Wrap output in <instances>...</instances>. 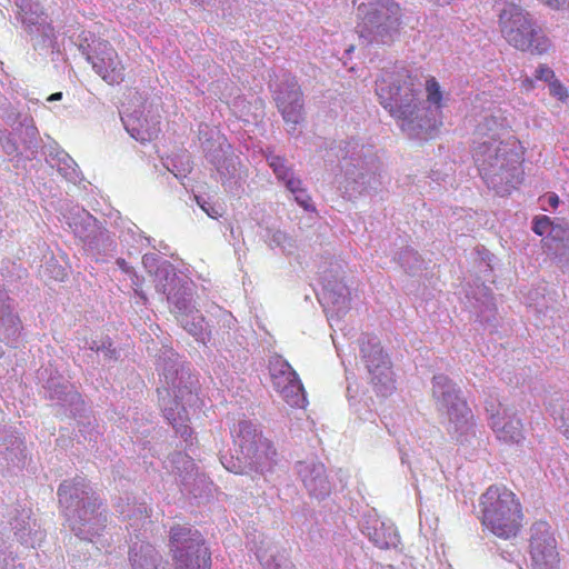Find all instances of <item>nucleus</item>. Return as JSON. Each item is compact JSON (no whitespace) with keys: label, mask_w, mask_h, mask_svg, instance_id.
<instances>
[{"label":"nucleus","mask_w":569,"mask_h":569,"mask_svg":"<svg viewBox=\"0 0 569 569\" xmlns=\"http://www.w3.org/2000/svg\"><path fill=\"white\" fill-rule=\"evenodd\" d=\"M376 93L382 107L400 121L401 129L417 124L422 129L420 81L406 69L385 71L376 82Z\"/></svg>","instance_id":"nucleus-1"},{"label":"nucleus","mask_w":569,"mask_h":569,"mask_svg":"<svg viewBox=\"0 0 569 569\" xmlns=\"http://www.w3.org/2000/svg\"><path fill=\"white\" fill-rule=\"evenodd\" d=\"M480 522L492 536L510 540L523 527V509L517 495L503 485H492L480 497Z\"/></svg>","instance_id":"nucleus-2"},{"label":"nucleus","mask_w":569,"mask_h":569,"mask_svg":"<svg viewBox=\"0 0 569 569\" xmlns=\"http://www.w3.org/2000/svg\"><path fill=\"white\" fill-rule=\"evenodd\" d=\"M402 17L396 0H363L357 6V32L368 43L390 44L399 33Z\"/></svg>","instance_id":"nucleus-3"},{"label":"nucleus","mask_w":569,"mask_h":569,"mask_svg":"<svg viewBox=\"0 0 569 569\" xmlns=\"http://www.w3.org/2000/svg\"><path fill=\"white\" fill-rule=\"evenodd\" d=\"M498 22L502 38L519 51L542 56L552 47L550 39L520 6H506L499 14Z\"/></svg>","instance_id":"nucleus-4"},{"label":"nucleus","mask_w":569,"mask_h":569,"mask_svg":"<svg viewBox=\"0 0 569 569\" xmlns=\"http://www.w3.org/2000/svg\"><path fill=\"white\" fill-rule=\"evenodd\" d=\"M169 550L174 569H211V552L204 538L191 527H171Z\"/></svg>","instance_id":"nucleus-5"},{"label":"nucleus","mask_w":569,"mask_h":569,"mask_svg":"<svg viewBox=\"0 0 569 569\" xmlns=\"http://www.w3.org/2000/svg\"><path fill=\"white\" fill-rule=\"evenodd\" d=\"M362 358L370 373V382L377 393L386 397L396 390L391 362L379 343L366 345L361 348Z\"/></svg>","instance_id":"nucleus-6"},{"label":"nucleus","mask_w":569,"mask_h":569,"mask_svg":"<svg viewBox=\"0 0 569 569\" xmlns=\"http://www.w3.org/2000/svg\"><path fill=\"white\" fill-rule=\"evenodd\" d=\"M530 555L533 569H558L557 541L548 522L537 521L532 525Z\"/></svg>","instance_id":"nucleus-7"},{"label":"nucleus","mask_w":569,"mask_h":569,"mask_svg":"<svg viewBox=\"0 0 569 569\" xmlns=\"http://www.w3.org/2000/svg\"><path fill=\"white\" fill-rule=\"evenodd\" d=\"M475 161L480 173L487 176L490 172L506 170L511 163L518 161V154L507 142L496 138L479 143L473 151Z\"/></svg>","instance_id":"nucleus-8"},{"label":"nucleus","mask_w":569,"mask_h":569,"mask_svg":"<svg viewBox=\"0 0 569 569\" xmlns=\"http://www.w3.org/2000/svg\"><path fill=\"white\" fill-rule=\"evenodd\" d=\"M433 396L439 399L440 409L445 410L450 422L458 429L472 417L467 401L460 398L451 380L445 375L433 377Z\"/></svg>","instance_id":"nucleus-9"},{"label":"nucleus","mask_w":569,"mask_h":569,"mask_svg":"<svg viewBox=\"0 0 569 569\" xmlns=\"http://www.w3.org/2000/svg\"><path fill=\"white\" fill-rule=\"evenodd\" d=\"M270 375L274 388L287 402L298 405L299 397H303L305 389L293 368L286 360L276 358L270 362Z\"/></svg>","instance_id":"nucleus-10"},{"label":"nucleus","mask_w":569,"mask_h":569,"mask_svg":"<svg viewBox=\"0 0 569 569\" xmlns=\"http://www.w3.org/2000/svg\"><path fill=\"white\" fill-rule=\"evenodd\" d=\"M93 70L110 86L124 81V64L120 61L118 52L109 42L99 43L91 57Z\"/></svg>","instance_id":"nucleus-11"},{"label":"nucleus","mask_w":569,"mask_h":569,"mask_svg":"<svg viewBox=\"0 0 569 569\" xmlns=\"http://www.w3.org/2000/svg\"><path fill=\"white\" fill-rule=\"evenodd\" d=\"M276 101L286 123L295 129L303 120L302 92L296 79L292 78L281 86Z\"/></svg>","instance_id":"nucleus-12"},{"label":"nucleus","mask_w":569,"mask_h":569,"mask_svg":"<svg viewBox=\"0 0 569 569\" xmlns=\"http://www.w3.org/2000/svg\"><path fill=\"white\" fill-rule=\"evenodd\" d=\"M490 427L496 432L498 439L505 442H519L522 439L521 421L513 415H509L507 409L500 412L491 413Z\"/></svg>","instance_id":"nucleus-13"},{"label":"nucleus","mask_w":569,"mask_h":569,"mask_svg":"<svg viewBox=\"0 0 569 569\" xmlns=\"http://www.w3.org/2000/svg\"><path fill=\"white\" fill-rule=\"evenodd\" d=\"M132 569H163L159 568V555L150 543H141L130 552Z\"/></svg>","instance_id":"nucleus-14"},{"label":"nucleus","mask_w":569,"mask_h":569,"mask_svg":"<svg viewBox=\"0 0 569 569\" xmlns=\"http://www.w3.org/2000/svg\"><path fill=\"white\" fill-rule=\"evenodd\" d=\"M427 101L441 112L445 107L443 91L435 77H429L425 84Z\"/></svg>","instance_id":"nucleus-15"},{"label":"nucleus","mask_w":569,"mask_h":569,"mask_svg":"<svg viewBox=\"0 0 569 569\" xmlns=\"http://www.w3.org/2000/svg\"><path fill=\"white\" fill-rule=\"evenodd\" d=\"M270 167L273 169L279 180H286L291 172V169L286 166V160L279 156H271L268 158Z\"/></svg>","instance_id":"nucleus-16"},{"label":"nucleus","mask_w":569,"mask_h":569,"mask_svg":"<svg viewBox=\"0 0 569 569\" xmlns=\"http://www.w3.org/2000/svg\"><path fill=\"white\" fill-rule=\"evenodd\" d=\"M565 240H569V228L559 223H553L545 242L547 246H551L552 242L558 243L563 242Z\"/></svg>","instance_id":"nucleus-17"},{"label":"nucleus","mask_w":569,"mask_h":569,"mask_svg":"<svg viewBox=\"0 0 569 569\" xmlns=\"http://www.w3.org/2000/svg\"><path fill=\"white\" fill-rule=\"evenodd\" d=\"M555 221H552L548 216H537L533 219L532 231L538 236L549 234L551 227Z\"/></svg>","instance_id":"nucleus-18"},{"label":"nucleus","mask_w":569,"mask_h":569,"mask_svg":"<svg viewBox=\"0 0 569 569\" xmlns=\"http://www.w3.org/2000/svg\"><path fill=\"white\" fill-rule=\"evenodd\" d=\"M549 86V91H550V94L558 99L559 101L561 102H565L567 101V99L569 98V93H568V90L567 88L557 79V77H555L550 83H548Z\"/></svg>","instance_id":"nucleus-19"},{"label":"nucleus","mask_w":569,"mask_h":569,"mask_svg":"<svg viewBox=\"0 0 569 569\" xmlns=\"http://www.w3.org/2000/svg\"><path fill=\"white\" fill-rule=\"evenodd\" d=\"M164 416L167 420L172 425V427L176 429L178 433H180L182 437H187L190 435V428L186 423H178V420L176 417H173V413L171 412V409H164Z\"/></svg>","instance_id":"nucleus-20"},{"label":"nucleus","mask_w":569,"mask_h":569,"mask_svg":"<svg viewBox=\"0 0 569 569\" xmlns=\"http://www.w3.org/2000/svg\"><path fill=\"white\" fill-rule=\"evenodd\" d=\"M556 77L555 71L547 64H539V67L535 71V79L545 81L550 83V81Z\"/></svg>","instance_id":"nucleus-21"},{"label":"nucleus","mask_w":569,"mask_h":569,"mask_svg":"<svg viewBox=\"0 0 569 569\" xmlns=\"http://www.w3.org/2000/svg\"><path fill=\"white\" fill-rule=\"evenodd\" d=\"M282 181L284 182L288 190L292 193H298V191L301 189V181L293 177L292 171L290 172V176Z\"/></svg>","instance_id":"nucleus-22"},{"label":"nucleus","mask_w":569,"mask_h":569,"mask_svg":"<svg viewBox=\"0 0 569 569\" xmlns=\"http://www.w3.org/2000/svg\"><path fill=\"white\" fill-rule=\"evenodd\" d=\"M197 202L201 207V209L212 219H218L221 217V213L218 209H216L213 206H211L208 202H200L199 198L197 197Z\"/></svg>","instance_id":"nucleus-23"},{"label":"nucleus","mask_w":569,"mask_h":569,"mask_svg":"<svg viewBox=\"0 0 569 569\" xmlns=\"http://www.w3.org/2000/svg\"><path fill=\"white\" fill-rule=\"evenodd\" d=\"M296 201L303 207L305 209H308L310 207L311 198L309 194L306 193V191L301 188L298 193H293Z\"/></svg>","instance_id":"nucleus-24"},{"label":"nucleus","mask_w":569,"mask_h":569,"mask_svg":"<svg viewBox=\"0 0 569 569\" xmlns=\"http://www.w3.org/2000/svg\"><path fill=\"white\" fill-rule=\"evenodd\" d=\"M536 79H532L530 77H525L520 82V89L523 92H530L536 88L535 83Z\"/></svg>","instance_id":"nucleus-25"},{"label":"nucleus","mask_w":569,"mask_h":569,"mask_svg":"<svg viewBox=\"0 0 569 569\" xmlns=\"http://www.w3.org/2000/svg\"><path fill=\"white\" fill-rule=\"evenodd\" d=\"M546 6L559 9L561 6L566 3L567 0H541Z\"/></svg>","instance_id":"nucleus-26"},{"label":"nucleus","mask_w":569,"mask_h":569,"mask_svg":"<svg viewBox=\"0 0 569 569\" xmlns=\"http://www.w3.org/2000/svg\"><path fill=\"white\" fill-rule=\"evenodd\" d=\"M549 206H551L552 208H557L559 206V197L556 194V193H549L547 197H546Z\"/></svg>","instance_id":"nucleus-27"},{"label":"nucleus","mask_w":569,"mask_h":569,"mask_svg":"<svg viewBox=\"0 0 569 569\" xmlns=\"http://www.w3.org/2000/svg\"><path fill=\"white\" fill-rule=\"evenodd\" d=\"M69 490H70V486L69 485H67V483H61L60 485V487L58 489V496H59L60 501L63 500V498L67 496Z\"/></svg>","instance_id":"nucleus-28"},{"label":"nucleus","mask_w":569,"mask_h":569,"mask_svg":"<svg viewBox=\"0 0 569 569\" xmlns=\"http://www.w3.org/2000/svg\"><path fill=\"white\" fill-rule=\"evenodd\" d=\"M61 98H62V93L61 92H56V93H52L48 98V101H57V100H60Z\"/></svg>","instance_id":"nucleus-29"},{"label":"nucleus","mask_w":569,"mask_h":569,"mask_svg":"<svg viewBox=\"0 0 569 569\" xmlns=\"http://www.w3.org/2000/svg\"><path fill=\"white\" fill-rule=\"evenodd\" d=\"M433 1L438 6H446V4H450L453 0H433Z\"/></svg>","instance_id":"nucleus-30"},{"label":"nucleus","mask_w":569,"mask_h":569,"mask_svg":"<svg viewBox=\"0 0 569 569\" xmlns=\"http://www.w3.org/2000/svg\"><path fill=\"white\" fill-rule=\"evenodd\" d=\"M440 126H441V122H438V123L435 122V124L432 126L431 129L437 130Z\"/></svg>","instance_id":"nucleus-31"},{"label":"nucleus","mask_w":569,"mask_h":569,"mask_svg":"<svg viewBox=\"0 0 569 569\" xmlns=\"http://www.w3.org/2000/svg\"><path fill=\"white\" fill-rule=\"evenodd\" d=\"M376 542L380 546V548H387L388 547V543H380L379 541H376Z\"/></svg>","instance_id":"nucleus-32"},{"label":"nucleus","mask_w":569,"mask_h":569,"mask_svg":"<svg viewBox=\"0 0 569 569\" xmlns=\"http://www.w3.org/2000/svg\"><path fill=\"white\" fill-rule=\"evenodd\" d=\"M179 420L183 422V418L182 417H179Z\"/></svg>","instance_id":"nucleus-33"},{"label":"nucleus","mask_w":569,"mask_h":569,"mask_svg":"<svg viewBox=\"0 0 569 569\" xmlns=\"http://www.w3.org/2000/svg\"><path fill=\"white\" fill-rule=\"evenodd\" d=\"M179 420L183 422V418L182 417H179Z\"/></svg>","instance_id":"nucleus-34"}]
</instances>
